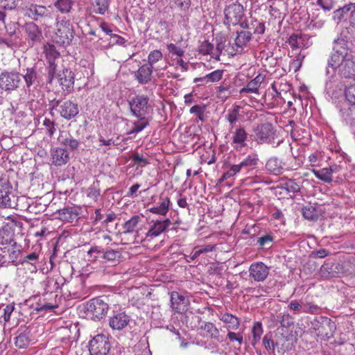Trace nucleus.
<instances>
[{
    "mask_svg": "<svg viewBox=\"0 0 355 355\" xmlns=\"http://www.w3.org/2000/svg\"><path fill=\"white\" fill-rule=\"evenodd\" d=\"M327 65L340 78H355V55L348 53L347 42L344 39L334 40L333 52L328 59Z\"/></svg>",
    "mask_w": 355,
    "mask_h": 355,
    "instance_id": "obj_1",
    "label": "nucleus"
},
{
    "mask_svg": "<svg viewBox=\"0 0 355 355\" xmlns=\"http://www.w3.org/2000/svg\"><path fill=\"white\" fill-rule=\"evenodd\" d=\"M19 10L26 17L38 21L46 28H50L53 24V13L46 7L33 3L21 5Z\"/></svg>",
    "mask_w": 355,
    "mask_h": 355,
    "instance_id": "obj_2",
    "label": "nucleus"
},
{
    "mask_svg": "<svg viewBox=\"0 0 355 355\" xmlns=\"http://www.w3.org/2000/svg\"><path fill=\"white\" fill-rule=\"evenodd\" d=\"M55 24L56 28L53 40L60 46H69L74 37V30L72 24L65 17H57Z\"/></svg>",
    "mask_w": 355,
    "mask_h": 355,
    "instance_id": "obj_3",
    "label": "nucleus"
},
{
    "mask_svg": "<svg viewBox=\"0 0 355 355\" xmlns=\"http://www.w3.org/2000/svg\"><path fill=\"white\" fill-rule=\"evenodd\" d=\"M245 12L243 6L238 1L225 6L223 10V24L230 30L231 26H237L245 18Z\"/></svg>",
    "mask_w": 355,
    "mask_h": 355,
    "instance_id": "obj_4",
    "label": "nucleus"
},
{
    "mask_svg": "<svg viewBox=\"0 0 355 355\" xmlns=\"http://www.w3.org/2000/svg\"><path fill=\"white\" fill-rule=\"evenodd\" d=\"M311 328L318 331L317 336L323 340H328L334 336L336 329L335 322L330 318L320 316L314 318L311 322Z\"/></svg>",
    "mask_w": 355,
    "mask_h": 355,
    "instance_id": "obj_5",
    "label": "nucleus"
},
{
    "mask_svg": "<svg viewBox=\"0 0 355 355\" xmlns=\"http://www.w3.org/2000/svg\"><path fill=\"white\" fill-rule=\"evenodd\" d=\"M85 309L88 317L94 321H99L107 315L109 305L103 297H98L88 301Z\"/></svg>",
    "mask_w": 355,
    "mask_h": 355,
    "instance_id": "obj_6",
    "label": "nucleus"
},
{
    "mask_svg": "<svg viewBox=\"0 0 355 355\" xmlns=\"http://www.w3.org/2000/svg\"><path fill=\"white\" fill-rule=\"evenodd\" d=\"M128 104L132 114L139 119H144L150 112L149 98L146 95H136L129 101Z\"/></svg>",
    "mask_w": 355,
    "mask_h": 355,
    "instance_id": "obj_7",
    "label": "nucleus"
},
{
    "mask_svg": "<svg viewBox=\"0 0 355 355\" xmlns=\"http://www.w3.org/2000/svg\"><path fill=\"white\" fill-rule=\"evenodd\" d=\"M254 140L259 144L275 143L277 137V132L275 127L270 123H265L258 125L254 128Z\"/></svg>",
    "mask_w": 355,
    "mask_h": 355,
    "instance_id": "obj_8",
    "label": "nucleus"
},
{
    "mask_svg": "<svg viewBox=\"0 0 355 355\" xmlns=\"http://www.w3.org/2000/svg\"><path fill=\"white\" fill-rule=\"evenodd\" d=\"M21 84V75L15 71H3L0 74V89L11 92L19 87Z\"/></svg>",
    "mask_w": 355,
    "mask_h": 355,
    "instance_id": "obj_9",
    "label": "nucleus"
},
{
    "mask_svg": "<svg viewBox=\"0 0 355 355\" xmlns=\"http://www.w3.org/2000/svg\"><path fill=\"white\" fill-rule=\"evenodd\" d=\"M110 349V339L103 334L96 335L89 344V351L91 355H107Z\"/></svg>",
    "mask_w": 355,
    "mask_h": 355,
    "instance_id": "obj_10",
    "label": "nucleus"
},
{
    "mask_svg": "<svg viewBox=\"0 0 355 355\" xmlns=\"http://www.w3.org/2000/svg\"><path fill=\"white\" fill-rule=\"evenodd\" d=\"M44 52L49 62V65L46 67V84L52 85L57 71L55 59L60 56V53L56 51L53 45H49L48 47H46Z\"/></svg>",
    "mask_w": 355,
    "mask_h": 355,
    "instance_id": "obj_11",
    "label": "nucleus"
},
{
    "mask_svg": "<svg viewBox=\"0 0 355 355\" xmlns=\"http://www.w3.org/2000/svg\"><path fill=\"white\" fill-rule=\"evenodd\" d=\"M171 225V220L169 218L165 220H152L148 232L145 234L144 241H151L155 238L159 236L163 232H166Z\"/></svg>",
    "mask_w": 355,
    "mask_h": 355,
    "instance_id": "obj_12",
    "label": "nucleus"
},
{
    "mask_svg": "<svg viewBox=\"0 0 355 355\" xmlns=\"http://www.w3.org/2000/svg\"><path fill=\"white\" fill-rule=\"evenodd\" d=\"M230 131L232 135L231 146L234 150L240 151L248 146V134L243 126H236L234 130L232 129Z\"/></svg>",
    "mask_w": 355,
    "mask_h": 355,
    "instance_id": "obj_13",
    "label": "nucleus"
},
{
    "mask_svg": "<svg viewBox=\"0 0 355 355\" xmlns=\"http://www.w3.org/2000/svg\"><path fill=\"white\" fill-rule=\"evenodd\" d=\"M55 78L63 91L71 92L73 90L75 75L70 69L64 68L59 71L57 70Z\"/></svg>",
    "mask_w": 355,
    "mask_h": 355,
    "instance_id": "obj_14",
    "label": "nucleus"
},
{
    "mask_svg": "<svg viewBox=\"0 0 355 355\" xmlns=\"http://www.w3.org/2000/svg\"><path fill=\"white\" fill-rule=\"evenodd\" d=\"M269 268L263 262H255L249 268L250 277L256 282H263L269 274Z\"/></svg>",
    "mask_w": 355,
    "mask_h": 355,
    "instance_id": "obj_15",
    "label": "nucleus"
},
{
    "mask_svg": "<svg viewBox=\"0 0 355 355\" xmlns=\"http://www.w3.org/2000/svg\"><path fill=\"white\" fill-rule=\"evenodd\" d=\"M130 318L125 312H114L109 318V325L113 330L121 331L130 323Z\"/></svg>",
    "mask_w": 355,
    "mask_h": 355,
    "instance_id": "obj_16",
    "label": "nucleus"
},
{
    "mask_svg": "<svg viewBox=\"0 0 355 355\" xmlns=\"http://www.w3.org/2000/svg\"><path fill=\"white\" fill-rule=\"evenodd\" d=\"M82 208L79 206L66 207L58 211L60 218L66 223L76 222L82 214Z\"/></svg>",
    "mask_w": 355,
    "mask_h": 355,
    "instance_id": "obj_17",
    "label": "nucleus"
},
{
    "mask_svg": "<svg viewBox=\"0 0 355 355\" xmlns=\"http://www.w3.org/2000/svg\"><path fill=\"white\" fill-rule=\"evenodd\" d=\"M58 112L61 117L67 120H71L78 114V105L76 103L70 100L62 101Z\"/></svg>",
    "mask_w": 355,
    "mask_h": 355,
    "instance_id": "obj_18",
    "label": "nucleus"
},
{
    "mask_svg": "<svg viewBox=\"0 0 355 355\" xmlns=\"http://www.w3.org/2000/svg\"><path fill=\"white\" fill-rule=\"evenodd\" d=\"M12 196V187L8 179H0V208H6V200H11Z\"/></svg>",
    "mask_w": 355,
    "mask_h": 355,
    "instance_id": "obj_19",
    "label": "nucleus"
},
{
    "mask_svg": "<svg viewBox=\"0 0 355 355\" xmlns=\"http://www.w3.org/2000/svg\"><path fill=\"white\" fill-rule=\"evenodd\" d=\"M51 161L55 166L66 164L70 159L69 153L66 148L56 147L51 149Z\"/></svg>",
    "mask_w": 355,
    "mask_h": 355,
    "instance_id": "obj_20",
    "label": "nucleus"
},
{
    "mask_svg": "<svg viewBox=\"0 0 355 355\" xmlns=\"http://www.w3.org/2000/svg\"><path fill=\"white\" fill-rule=\"evenodd\" d=\"M58 143L68 148L71 151L77 150L80 144V141L74 139L68 132L62 131L58 138Z\"/></svg>",
    "mask_w": 355,
    "mask_h": 355,
    "instance_id": "obj_21",
    "label": "nucleus"
},
{
    "mask_svg": "<svg viewBox=\"0 0 355 355\" xmlns=\"http://www.w3.org/2000/svg\"><path fill=\"white\" fill-rule=\"evenodd\" d=\"M171 303L172 309L178 313H182L187 310L188 300L178 292L171 293Z\"/></svg>",
    "mask_w": 355,
    "mask_h": 355,
    "instance_id": "obj_22",
    "label": "nucleus"
},
{
    "mask_svg": "<svg viewBox=\"0 0 355 355\" xmlns=\"http://www.w3.org/2000/svg\"><path fill=\"white\" fill-rule=\"evenodd\" d=\"M24 31L28 42L34 43L40 42L42 39V31L34 22L26 23L24 25Z\"/></svg>",
    "mask_w": 355,
    "mask_h": 355,
    "instance_id": "obj_23",
    "label": "nucleus"
},
{
    "mask_svg": "<svg viewBox=\"0 0 355 355\" xmlns=\"http://www.w3.org/2000/svg\"><path fill=\"white\" fill-rule=\"evenodd\" d=\"M153 69L151 65L143 64L135 72L134 77L139 84H146L151 80Z\"/></svg>",
    "mask_w": 355,
    "mask_h": 355,
    "instance_id": "obj_24",
    "label": "nucleus"
},
{
    "mask_svg": "<svg viewBox=\"0 0 355 355\" xmlns=\"http://www.w3.org/2000/svg\"><path fill=\"white\" fill-rule=\"evenodd\" d=\"M338 167L334 165L320 170L313 169L312 172L318 179L326 183H331L333 181L332 175L338 172Z\"/></svg>",
    "mask_w": 355,
    "mask_h": 355,
    "instance_id": "obj_25",
    "label": "nucleus"
},
{
    "mask_svg": "<svg viewBox=\"0 0 355 355\" xmlns=\"http://www.w3.org/2000/svg\"><path fill=\"white\" fill-rule=\"evenodd\" d=\"M21 75L28 90L31 89V87L39 84V78L35 67H27L23 70V73Z\"/></svg>",
    "mask_w": 355,
    "mask_h": 355,
    "instance_id": "obj_26",
    "label": "nucleus"
},
{
    "mask_svg": "<svg viewBox=\"0 0 355 355\" xmlns=\"http://www.w3.org/2000/svg\"><path fill=\"white\" fill-rule=\"evenodd\" d=\"M5 203L7 205L6 208H12L20 211L29 210L31 208L28 199L24 196H16L14 195L9 202L6 200Z\"/></svg>",
    "mask_w": 355,
    "mask_h": 355,
    "instance_id": "obj_27",
    "label": "nucleus"
},
{
    "mask_svg": "<svg viewBox=\"0 0 355 355\" xmlns=\"http://www.w3.org/2000/svg\"><path fill=\"white\" fill-rule=\"evenodd\" d=\"M340 115L347 123L355 125V103H344L340 109Z\"/></svg>",
    "mask_w": 355,
    "mask_h": 355,
    "instance_id": "obj_28",
    "label": "nucleus"
},
{
    "mask_svg": "<svg viewBox=\"0 0 355 355\" xmlns=\"http://www.w3.org/2000/svg\"><path fill=\"white\" fill-rule=\"evenodd\" d=\"M237 35L234 40V44L236 47V52L241 53L244 48L252 40V33L247 31H238Z\"/></svg>",
    "mask_w": 355,
    "mask_h": 355,
    "instance_id": "obj_29",
    "label": "nucleus"
},
{
    "mask_svg": "<svg viewBox=\"0 0 355 355\" xmlns=\"http://www.w3.org/2000/svg\"><path fill=\"white\" fill-rule=\"evenodd\" d=\"M219 320L226 324L227 331L237 330L241 323L237 316L230 313H220Z\"/></svg>",
    "mask_w": 355,
    "mask_h": 355,
    "instance_id": "obj_30",
    "label": "nucleus"
},
{
    "mask_svg": "<svg viewBox=\"0 0 355 355\" xmlns=\"http://www.w3.org/2000/svg\"><path fill=\"white\" fill-rule=\"evenodd\" d=\"M200 329L203 330L205 334L203 336L209 337L217 341H222L219 329L211 322H203L200 327Z\"/></svg>",
    "mask_w": 355,
    "mask_h": 355,
    "instance_id": "obj_31",
    "label": "nucleus"
},
{
    "mask_svg": "<svg viewBox=\"0 0 355 355\" xmlns=\"http://www.w3.org/2000/svg\"><path fill=\"white\" fill-rule=\"evenodd\" d=\"M265 79V76L259 74L254 79L251 80L245 87L242 88L240 91L241 94L243 93H254L257 94L259 92V88L261 84Z\"/></svg>",
    "mask_w": 355,
    "mask_h": 355,
    "instance_id": "obj_32",
    "label": "nucleus"
},
{
    "mask_svg": "<svg viewBox=\"0 0 355 355\" xmlns=\"http://www.w3.org/2000/svg\"><path fill=\"white\" fill-rule=\"evenodd\" d=\"M21 252V245L17 243V242H13L11 244V248L8 250V257L10 259L9 261H7V266H17L20 264V260L18 261L17 259L19 254Z\"/></svg>",
    "mask_w": 355,
    "mask_h": 355,
    "instance_id": "obj_33",
    "label": "nucleus"
},
{
    "mask_svg": "<svg viewBox=\"0 0 355 355\" xmlns=\"http://www.w3.org/2000/svg\"><path fill=\"white\" fill-rule=\"evenodd\" d=\"M266 168L274 175H279L283 172L284 163L277 157H270L266 164Z\"/></svg>",
    "mask_w": 355,
    "mask_h": 355,
    "instance_id": "obj_34",
    "label": "nucleus"
},
{
    "mask_svg": "<svg viewBox=\"0 0 355 355\" xmlns=\"http://www.w3.org/2000/svg\"><path fill=\"white\" fill-rule=\"evenodd\" d=\"M160 200L159 205L150 207L149 211L152 214L165 216L169 209L170 200L167 196H161Z\"/></svg>",
    "mask_w": 355,
    "mask_h": 355,
    "instance_id": "obj_35",
    "label": "nucleus"
},
{
    "mask_svg": "<svg viewBox=\"0 0 355 355\" xmlns=\"http://www.w3.org/2000/svg\"><path fill=\"white\" fill-rule=\"evenodd\" d=\"M258 155L256 154H252L245 157L239 164L243 171H248L250 169L254 168L258 164Z\"/></svg>",
    "mask_w": 355,
    "mask_h": 355,
    "instance_id": "obj_36",
    "label": "nucleus"
},
{
    "mask_svg": "<svg viewBox=\"0 0 355 355\" xmlns=\"http://www.w3.org/2000/svg\"><path fill=\"white\" fill-rule=\"evenodd\" d=\"M241 107L238 105L234 106L232 109L228 110L227 113L225 117L227 121L230 123V130L234 128L235 123L239 120Z\"/></svg>",
    "mask_w": 355,
    "mask_h": 355,
    "instance_id": "obj_37",
    "label": "nucleus"
},
{
    "mask_svg": "<svg viewBox=\"0 0 355 355\" xmlns=\"http://www.w3.org/2000/svg\"><path fill=\"white\" fill-rule=\"evenodd\" d=\"M307 39L306 35L293 33L288 40V43L292 49L303 48L306 46L304 42Z\"/></svg>",
    "mask_w": 355,
    "mask_h": 355,
    "instance_id": "obj_38",
    "label": "nucleus"
},
{
    "mask_svg": "<svg viewBox=\"0 0 355 355\" xmlns=\"http://www.w3.org/2000/svg\"><path fill=\"white\" fill-rule=\"evenodd\" d=\"M227 338L230 343H236L238 347L234 346V350L240 351L241 346L244 343L243 331L235 332L234 331H229L227 334Z\"/></svg>",
    "mask_w": 355,
    "mask_h": 355,
    "instance_id": "obj_39",
    "label": "nucleus"
},
{
    "mask_svg": "<svg viewBox=\"0 0 355 355\" xmlns=\"http://www.w3.org/2000/svg\"><path fill=\"white\" fill-rule=\"evenodd\" d=\"M15 242L14 241V233L10 228L0 229V245H10Z\"/></svg>",
    "mask_w": 355,
    "mask_h": 355,
    "instance_id": "obj_40",
    "label": "nucleus"
},
{
    "mask_svg": "<svg viewBox=\"0 0 355 355\" xmlns=\"http://www.w3.org/2000/svg\"><path fill=\"white\" fill-rule=\"evenodd\" d=\"M353 8L354 3H349L344 6L343 8L337 9L334 12V18L335 19H338V21H340L347 17L350 18Z\"/></svg>",
    "mask_w": 355,
    "mask_h": 355,
    "instance_id": "obj_41",
    "label": "nucleus"
},
{
    "mask_svg": "<svg viewBox=\"0 0 355 355\" xmlns=\"http://www.w3.org/2000/svg\"><path fill=\"white\" fill-rule=\"evenodd\" d=\"M302 215L307 220H314L318 218L320 213L315 206L308 205L302 208Z\"/></svg>",
    "mask_w": 355,
    "mask_h": 355,
    "instance_id": "obj_42",
    "label": "nucleus"
},
{
    "mask_svg": "<svg viewBox=\"0 0 355 355\" xmlns=\"http://www.w3.org/2000/svg\"><path fill=\"white\" fill-rule=\"evenodd\" d=\"M101 196L100 183L96 180L92 184L87 190V196L94 202H97Z\"/></svg>",
    "mask_w": 355,
    "mask_h": 355,
    "instance_id": "obj_43",
    "label": "nucleus"
},
{
    "mask_svg": "<svg viewBox=\"0 0 355 355\" xmlns=\"http://www.w3.org/2000/svg\"><path fill=\"white\" fill-rule=\"evenodd\" d=\"M141 220L140 216L137 215L133 216L131 218H130L128 220H127L123 226V228L124 230L123 233L124 234H130L132 233L135 230L137 225L139 224V221Z\"/></svg>",
    "mask_w": 355,
    "mask_h": 355,
    "instance_id": "obj_44",
    "label": "nucleus"
},
{
    "mask_svg": "<svg viewBox=\"0 0 355 355\" xmlns=\"http://www.w3.org/2000/svg\"><path fill=\"white\" fill-rule=\"evenodd\" d=\"M121 256L119 251L113 249H106L104 250L103 254L101 258L103 259V262H112L114 263Z\"/></svg>",
    "mask_w": 355,
    "mask_h": 355,
    "instance_id": "obj_45",
    "label": "nucleus"
},
{
    "mask_svg": "<svg viewBox=\"0 0 355 355\" xmlns=\"http://www.w3.org/2000/svg\"><path fill=\"white\" fill-rule=\"evenodd\" d=\"M252 339L251 344L254 346L261 339V336L263 334L262 324L260 322H257L254 324L252 329Z\"/></svg>",
    "mask_w": 355,
    "mask_h": 355,
    "instance_id": "obj_46",
    "label": "nucleus"
},
{
    "mask_svg": "<svg viewBox=\"0 0 355 355\" xmlns=\"http://www.w3.org/2000/svg\"><path fill=\"white\" fill-rule=\"evenodd\" d=\"M105 249L101 246L93 245L87 251L88 260L89 261H95L98 257H101L103 254Z\"/></svg>",
    "mask_w": 355,
    "mask_h": 355,
    "instance_id": "obj_47",
    "label": "nucleus"
},
{
    "mask_svg": "<svg viewBox=\"0 0 355 355\" xmlns=\"http://www.w3.org/2000/svg\"><path fill=\"white\" fill-rule=\"evenodd\" d=\"M73 2L71 0H58L54 6L63 14L69 13L71 9Z\"/></svg>",
    "mask_w": 355,
    "mask_h": 355,
    "instance_id": "obj_48",
    "label": "nucleus"
},
{
    "mask_svg": "<svg viewBox=\"0 0 355 355\" xmlns=\"http://www.w3.org/2000/svg\"><path fill=\"white\" fill-rule=\"evenodd\" d=\"M29 333H21L15 338V344L19 348H26L30 344Z\"/></svg>",
    "mask_w": 355,
    "mask_h": 355,
    "instance_id": "obj_49",
    "label": "nucleus"
},
{
    "mask_svg": "<svg viewBox=\"0 0 355 355\" xmlns=\"http://www.w3.org/2000/svg\"><path fill=\"white\" fill-rule=\"evenodd\" d=\"M282 188L288 192L297 193L300 191L301 186L296 180L288 179L283 184Z\"/></svg>",
    "mask_w": 355,
    "mask_h": 355,
    "instance_id": "obj_50",
    "label": "nucleus"
},
{
    "mask_svg": "<svg viewBox=\"0 0 355 355\" xmlns=\"http://www.w3.org/2000/svg\"><path fill=\"white\" fill-rule=\"evenodd\" d=\"M139 121H135L132 123L133 128L128 134L140 132L149 125V121L147 119L146 116H144V119H139Z\"/></svg>",
    "mask_w": 355,
    "mask_h": 355,
    "instance_id": "obj_51",
    "label": "nucleus"
},
{
    "mask_svg": "<svg viewBox=\"0 0 355 355\" xmlns=\"http://www.w3.org/2000/svg\"><path fill=\"white\" fill-rule=\"evenodd\" d=\"M132 162L134 165L140 167H145L146 166L150 164L148 159L144 156L143 155H140L138 153H135L132 156Z\"/></svg>",
    "mask_w": 355,
    "mask_h": 355,
    "instance_id": "obj_52",
    "label": "nucleus"
},
{
    "mask_svg": "<svg viewBox=\"0 0 355 355\" xmlns=\"http://www.w3.org/2000/svg\"><path fill=\"white\" fill-rule=\"evenodd\" d=\"M107 0H96L94 4V12L97 14L104 15L108 9Z\"/></svg>",
    "mask_w": 355,
    "mask_h": 355,
    "instance_id": "obj_53",
    "label": "nucleus"
},
{
    "mask_svg": "<svg viewBox=\"0 0 355 355\" xmlns=\"http://www.w3.org/2000/svg\"><path fill=\"white\" fill-rule=\"evenodd\" d=\"M38 259L39 252L37 251H33L21 258L20 259V264L23 265L25 263H31L33 266L38 261Z\"/></svg>",
    "mask_w": 355,
    "mask_h": 355,
    "instance_id": "obj_54",
    "label": "nucleus"
},
{
    "mask_svg": "<svg viewBox=\"0 0 355 355\" xmlns=\"http://www.w3.org/2000/svg\"><path fill=\"white\" fill-rule=\"evenodd\" d=\"M163 55L159 50H154L150 51L148 55V65L153 66L154 64L162 60Z\"/></svg>",
    "mask_w": 355,
    "mask_h": 355,
    "instance_id": "obj_55",
    "label": "nucleus"
},
{
    "mask_svg": "<svg viewBox=\"0 0 355 355\" xmlns=\"http://www.w3.org/2000/svg\"><path fill=\"white\" fill-rule=\"evenodd\" d=\"M304 58V55L301 53H298L291 62L290 67L293 69L295 72H297L301 68Z\"/></svg>",
    "mask_w": 355,
    "mask_h": 355,
    "instance_id": "obj_56",
    "label": "nucleus"
},
{
    "mask_svg": "<svg viewBox=\"0 0 355 355\" xmlns=\"http://www.w3.org/2000/svg\"><path fill=\"white\" fill-rule=\"evenodd\" d=\"M45 127L46 132L49 137H52L56 131L55 123L49 119L45 118L42 123Z\"/></svg>",
    "mask_w": 355,
    "mask_h": 355,
    "instance_id": "obj_57",
    "label": "nucleus"
},
{
    "mask_svg": "<svg viewBox=\"0 0 355 355\" xmlns=\"http://www.w3.org/2000/svg\"><path fill=\"white\" fill-rule=\"evenodd\" d=\"M214 45L208 41H204L199 46V52L203 55H214Z\"/></svg>",
    "mask_w": 355,
    "mask_h": 355,
    "instance_id": "obj_58",
    "label": "nucleus"
},
{
    "mask_svg": "<svg viewBox=\"0 0 355 355\" xmlns=\"http://www.w3.org/2000/svg\"><path fill=\"white\" fill-rule=\"evenodd\" d=\"M273 241V237L270 234H266L258 238L257 243L261 248H269Z\"/></svg>",
    "mask_w": 355,
    "mask_h": 355,
    "instance_id": "obj_59",
    "label": "nucleus"
},
{
    "mask_svg": "<svg viewBox=\"0 0 355 355\" xmlns=\"http://www.w3.org/2000/svg\"><path fill=\"white\" fill-rule=\"evenodd\" d=\"M205 110V106L196 105L191 107L190 113L195 114L200 121H203Z\"/></svg>",
    "mask_w": 355,
    "mask_h": 355,
    "instance_id": "obj_60",
    "label": "nucleus"
},
{
    "mask_svg": "<svg viewBox=\"0 0 355 355\" xmlns=\"http://www.w3.org/2000/svg\"><path fill=\"white\" fill-rule=\"evenodd\" d=\"M345 95L347 103H355V84L350 85L345 89Z\"/></svg>",
    "mask_w": 355,
    "mask_h": 355,
    "instance_id": "obj_61",
    "label": "nucleus"
},
{
    "mask_svg": "<svg viewBox=\"0 0 355 355\" xmlns=\"http://www.w3.org/2000/svg\"><path fill=\"white\" fill-rule=\"evenodd\" d=\"M223 71L216 69L208 74H207V79L209 83H217L220 80L223 78Z\"/></svg>",
    "mask_w": 355,
    "mask_h": 355,
    "instance_id": "obj_62",
    "label": "nucleus"
},
{
    "mask_svg": "<svg viewBox=\"0 0 355 355\" xmlns=\"http://www.w3.org/2000/svg\"><path fill=\"white\" fill-rule=\"evenodd\" d=\"M324 21L317 19H309L306 21V27L310 30L320 28L323 26Z\"/></svg>",
    "mask_w": 355,
    "mask_h": 355,
    "instance_id": "obj_63",
    "label": "nucleus"
},
{
    "mask_svg": "<svg viewBox=\"0 0 355 355\" xmlns=\"http://www.w3.org/2000/svg\"><path fill=\"white\" fill-rule=\"evenodd\" d=\"M19 0H1V7L5 10H14L18 6Z\"/></svg>",
    "mask_w": 355,
    "mask_h": 355,
    "instance_id": "obj_64",
    "label": "nucleus"
}]
</instances>
